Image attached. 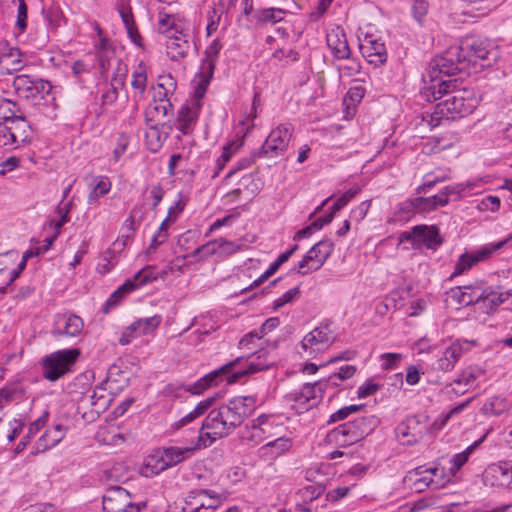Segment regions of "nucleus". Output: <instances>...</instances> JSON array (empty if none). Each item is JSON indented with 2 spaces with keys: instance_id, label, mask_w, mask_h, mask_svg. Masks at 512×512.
<instances>
[{
  "instance_id": "1",
  "label": "nucleus",
  "mask_w": 512,
  "mask_h": 512,
  "mask_svg": "<svg viewBox=\"0 0 512 512\" xmlns=\"http://www.w3.org/2000/svg\"><path fill=\"white\" fill-rule=\"evenodd\" d=\"M456 80L441 79L427 86L421 96L428 102L440 100L431 113V124L437 126L445 120H456L471 114L480 101L474 88L456 89Z\"/></svg>"
},
{
  "instance_id": "2",
  "label": "nucleus",
  "mask_w": 512,
  "mask_h": 512,
  "mask_svg": "<svg viewBox=\"0 0 512 512\" xmlns=\"http://www.w3.org/2000/svg\"><path fill=\"white\" fill-rule=\"evenodd\" d=\"M273 364L274 359L270 358L269 351L261 349L247 358L243 356L237 357L233 361L206 374L195 382L188 391L193 394H200L208 387L217 385L219 381H222L224 378L228 384H233L244 376L267 370L272 367Z\"/></svg>"
},
{
  "instance_id": "3",
  "label": "nucleus",
  "mask_w": 512,
  "mask_h": 512,
  "mask_svg": "<svg viewBox=\"0 0 512 512\" xmlns=\"http://www.w3.org/2000/svg\"><path fill=\"white\" fill-rule=\"evenodd\" d=\"M378 423V419L373 415L356 418L331 430L326 436V441L339 447L353 445L368 436Z\"/></svg>"
},
{
  "instance_id": "4",
  "label": "nucleus",
  "mask_w": 512,
  "mask_h": 512,
  "mask_svg": "<svg viewBox=\"0 0 512 512\" xmlns=\"http://www.w3.org/2000/svg\"><path fill=\"white\" fill-rule=\"evenodd\" d=\"M458 48L467 69L474 67L478 70L490 67L497 58V52L486 39L468 37L461 41Z\"/></svg>"
},
{
  "instance_id": "5",
  "label": "nucleus",
  "mask_w": 512,
  "mask_h": 512,
  "mask_svg": "<svg viewBox=\"0 0 512 512\" xmlns=\"http://www.w3.org/2000/svg\"><path fill=\"white\" fill-rule=\"evenodd\" d=\"M79 355V349L71 348L44 356L41 360L43 377L51 382L57 381L70 371Z\"/></svg>"
},
{
  "instance_id": "6",
  "label": "nucleus",
  "mask_w": 512,
  "mask_h": 512,
  "mask_svg": "<svg viewBox=\"0 0 512 512\" xmlns=\"http://www.w3.org/2000/svg\"><path fill=\"white\" fill-rule=\"evenodd\" d=\"M461 58L458 46L450 47L442 55L434 57L428 70L431 81H440L442 79L440 78L441 75L449 77L466 71V63Z\"/></svg>"
},
{
  "instance_id": "7",
  "label": "nucleus",
  "mask_w": 512,
  "mask_h": 512,
  "mask_svg": "<svg viewBox=\"0 0 512 512\" xmlns=\"http://www.w3.org/2000/svg\"><path fill=\"white\" fill-rule=\"evenodd\" d=\"M146 508V502L132 503L130 493L120 487L111 486L102 497L103 512H140Z\"/></svg>"
},
{
  "instance_id": "8",
  "label": "nucleus",
  "mask_w": 512,
  "mask_h": 512,
  "mask_svg": "<svg viewBox=\"0 0 512 512\" xmlns=\"http://www.w3.org/2000/svg\"><path fill=\"white\" fill-rule=\"evenodd\" d=\"M193 453V449L189 447H167L162 451H158L155 455L148 457L145 461V468L150 469L151 474H159L166 469L173 467Z\"/></svg>"
},
{
  "instance_id": "9",
  "label": "nucleus",
  "mask_w": 512,
  "mask_h": 512,
  "mask_svg": "<svg viewBox=\"0 0 512 512\" xmlns=\"http://www.w3.org/2000/svg\"><path fill=\"white\" fill-rule=\"evenodd\" d=\"M334 250V243L330 239H323L310 248L295 268L300 275H307L319 270Z\"/></svg>"
},
{
  "instance_id": "10",
  "label": "nucleus",
  "mask_w": 512,
  "mask_h": 512,
  "mask_svg": "<svg viewBox=\"0 0 512 512\" xmlns=\"http://www.w3.org/2000/svg\"><path fill=\"white\" fill-rule=\"evenodd\" d=\"M429 429V417L425 414H417L402 421L396 428V434L402 443L413 445L422 440Z\"/></svg>"
},
{
  "instance_id": "11",
  "label": "nucleus",
  "mask_w": 512,
  "mask_h": 512,
  "mask_svg": "<svg viewBox=\"0 0 512 512\" xmlns=\"http://www.w3.org/2000/svg\"><path fill=\"white\" fill-rule=\"evenodd\" d=\"M13 87L18 96L27 100L35 99L38 96L44 98L52 90V85L49 81L38 77H31L27 74L17 75L13 80Z\"/></svg>"
},
{
  "instance_id": "12",
  "label": "nucleus",
  "mask_w": 512,
  "mask_h": 512,
  "mask_svg": "<svg viewBox=\"0 0 512 512\" xmlns=\"http://www.w3.org/2000/svg\"><path fill=\"white\" fill-rule=\"evenodd\" d=\"M222 44L218 39H214L206 48L202 68L199 73L200 81L195 87L194 96L197 100L202 99L206 93L208 85L213 77L214 69L218 59Z\"/></svg>"
},
{
  "instance_id": "13",
  "label": "nucleus",
  "mask_w": 512,
  "mask_h": 512,
  "mask_svg": "<svg viewBox=\"0 0 512 512\" xmlns=\"http://www.w3.org/2000/svg\"><path fill=\"white\" fill-rule=\"evenodd\" d=\"M292 137V128L290 125H279L276 129L272 130L262 146L257 150L259 157L268 156L273 153L275 156L284 152Z\"/></svg>"
},
{
  "instance_id": "14",
  "label": "nucleus",
  "mask_w": 512,
  "mask_h": 512,
  "mask_svg": "<svg viewBox=\"0 0 512 512\" xmlns=\"http://www.w3.org/2000/svg\"><path fill=\"white\" fill-rule=\"evenodd\" d=\"M335 340L336 336L330 330L329 324L326 323L307 333L301 342V346L309 354H314L326 350Z\"/></svg>"
},
{
  "instance_id": "15",
  "label": "nucleus",
  "mask_w": 512,
  "mask_h": 512,
  "mask_svg": "<svg viewBox=\"0 0 512 512\" xmlns=\"http://www.w3.org/2000/svg\"><path fill=\"white\" fill-rule=\"evenodd\" d=\"M485 486L506 488L512 483V472L508 461L492 463L484 470L482 475Z\"/></svg>"
},
{
  "instance_id": "16",
  "label": "nucleus",
  "mask_w": 512,
  "mask_h": 512,
  "mask_svg": "<svg viewBox=\"0 0 512 512\" xmlns=\"http://www.w3.org/2000/svg\"><path fill=\"white\" fill-rule=\"evenodd\" d=\"M243 400L230 399L227 404L220 406L224 416V423L231 434L243 421L249 417L250 409L242 404Z\"/></svg>"
},
{
  "instance_id": "17",
  "label": "nucleus",
  "mask_w": 512,
  "mask_h": 512,
  "mask_svg": "<svg viewBox=\"0 0 512 512\" xmlns=\"http://www.w3.org/2000/svg\"><path fill=\"white\" fill-rule=\"evenodd\" d=\"M238 250H240L239 244L228 241L224 238H219L196 248L192 252V257L202 259L217 253L230 255Z\"/></svg>"
},
{
  "instance_id": "18",
  "label": "nucleus",
  "mask_w": 512,
  "mask_h": 512,
  "mask_svg": "<svg viewBox=\"0 0 512 512\" xmlns=\"http://www.w3.org/2000/svg\"><path fill=\"white\" fill-rule=\"evenodd\" d=\"M1 74H13L19 72L25 66L23 53L17 47L9 46L5 42L4 47L0 51Z\"/></svg>"
},
{
  "instance_id": "19",
  "label": "nucleus",
  "mask_w": 512,
  "mask_h": 512,
  "mask_svg": "<svg viewBox=\"0 0 512 512\" xmlns=\"http://www.w3.org/2000/svg\"><path fill=\"white\" fill-rule=\"evenodd\" d=\"M413 233L417 237V249L424 246L427 249L436 250L444 241L440 235L439 228L435 225H416L413 227Z\"/></svg>"
},
{
  "instance_id": "20",
  "label": "nucleus",
  "mask_w": 512,
  "mask_h": 512,
  "mask_svg": "<svg viewBox=\"0 0 512 512\" xmlns=\"http://www.w3.org/2000/svg\"><path fill=\"white\" fill-rule=\"evenodd\" d=\"M467 349V341H454L436 361L434 368L443 372L451 371Z\"/></svg>"
},
{
  "instance_id": "21",
  "label": "nucleus",
  "mask_w": 512,
  "mask_h": 512,
  "mask_svg": "<svg viewBox=\"0 0 512 512\" xmlns=\"http://www.w3.org/2000/svg\"><path fill=\"white\" fill-rule=\"evenodd\" d=\"M83 326V320L75 314L58 316L55 321L53 334L56 336L76 337L82 332Z\"/></svg>"
},
{
  "instance_id": "22",
  "label": "nucleus",
  "mask_w": 512,
  "mask_h": 512,
  "mask_svg": "<svg viewBox=\"0 0 512 512\" xmlns=\"http://www.w3.org/2000/svg\"><path fill=\"white\" fill-rule=\"evenodd\" d=\"M167 55L172 61H179L187 56L190 50L188 36L181 31L167 36Z\"/></svg>"
},
{
  "instance_id": "23",
  "label": "nucleus",
  "mask_w": 512,
  "mask_h": 512,
  "mask_svg": "<svg viewBox=\"0 0 512 512\" xmlns=\"http://www.w3.org/2000/svg\"><path fill=\"white\" fill-rule=\"evenodd\" d=\"M327 45L331 49L333 56L338 59H348L350 57V48L343 30H332L327 34Z\"/></svg>"
},
{
  "instance_id": "24",
  "label": "nucleus",
  "mask_w": 512,
  "mask_h": 512,
  "mask_svg": "<svg viewBox=\"0 0 512 512\" xmlns=\"http://www.w3.org/2000/svg\"><path fill=\"white\" fill-rule=\"evenodd\" d=\"M360 50L369 63L374 65L384 64L387 60V52L384 43L379 40L366 39L360 45Z\"/></svg>"
},
{
  "instance_id": "25",
  "label": "nucleus",
  "mask_w": 512,
  "mask_h": 512,
  "mask_svg": "<svg viewBox=\"0 0 512 512\" xmlns=\"http://www.w3.org/2000/svg\"><path fill=\"white\" fill-rule=\"evenodd\" d=\"M63 437L64 429L61 424H57L53 428L46 430L37 440L33 454H38L54 447Z\"/></svg>"
},
{
  "instance_id": "26",
  "label": "nucleus",
  "mask_w": 512,
  "mask_h": 512,
  "mask_svg": "<svg viewBox=\"0 0 512 512\" xmlns=\"http://www.w3.org/2000/svg\"><path fill=\"white\" fill-rule=\"evenodd\" d=\"M202 430L214 431V435L227 437L229 435L227 426L224 423V416L221 408L213 409L202 422Z\"/></svg>"
},
{
  "instance_id": "27",
  "label": "nucleus",
  "mask_w": 512,
  "mask_h": 512,
  "mask_svg": "<svg viewBox=\"0 0 512 512\" xmlns=\"http://www.w3.org/2000/svg\"><path fill=\"white\" fill-rule=\"evenodd\" d=\"M170 112H172V104L167 98L164 100L162 97H160L159 101H156L155 105L150 107L147 111L146 119L147 121L157 120V123H159L163 128L167 127L169 130H171L172 125L170 120L160 122L161 119L167 118Z\"/></svg>"
},
{
  "instance_id": "28",
  "label": "nucleus",
  "mask_w": 512,
  "mask_h": 512,
  "mask_svg": "<svg viewBox=\"0 0 512 512\" xmlns=\"http://www.w3.org/2000/svg\"><path fill=\"white\" fill-rule=\"evenodd\" d=\"M198 105L196 109H192L189 105H183L177 115L178 129L183 135H188L192 130L193 126L198 117Z\"/></svg>"
},
{
  "instance_id": "29",
  "label": "nucleus",
  "mask_w": 512,
  "mask_h": 512,
  "mask_svg": "<svg viewBox=\"0 0 512 512\" xmlns=\"http://www.w3.org/2000/svg\"><path fill=\"white\" fill-rule=\"evenodd\" d=\"M0 120L12 123L24 121V114L19 104L0 96Z\"/></svg>"
},
{
  "instance_id": "30",
  "label": "nucleus",
  "mask_w": 512,
  "mask_h": 512,
  "mask_svg": "<svg viewBox=\"0 0 512 512\" xmlns=\"http://www.w3.org/2000/svg\"><path fill=\"white\" fill-rule=\"evenodd\" d=\"M162 322L160 315H154L152 317L140 318L134 321L129 329L136 333V336L147 335L156 330Z\"/></svg>"
},
{
  "instance_id": "31",
  "label": "nucleus",
  "mask_w": 512,
  "mask_h": 512,
  "mask_svg": "<svg viewBox=\"0 0 512 512\" xmlns=\"http://www.w3.org/2000/svg\"><path fill=\"white\" fill-rule=\"evenodd\" d=\"M89 400L93 410L99 415L108 409L112 402V397L105 388L98 386L89 396Z\"/></svg>"
},
{
  "instance_id": "32",
  "label": "nucleus",
  "mask_w": 512,
  "mask_h": 512,
  "mask_svg": "<svg viewBox=\"0 0 512 512\" xmlns=\"http://www.w3.org/2000/svg\"><path fill=\"white\" fill-rule=\"evenodd\" d=\"M136 289V285L131 280H126L117 290H115L107 299L104 306V313H109L110 309L118 305V303L130 292Z\"/></svg>"
},
{
  "instance_id": "33",
  "label": "nucleus",
  "mask_w": 512,
  "mask_h": 512,
  "mask_svg": "<svg viewBox=\"0 0 512 512\" xmlns=\"http://www.w3.org/2000/svg\"><path fill=\"white\" fill-rule=\"evenodd\" d=\"M48 418V414L45 413L43 416L39 417L37 420L32 422L29 427L26 435L19 441L15 448V453H21L26 446L30 443L31 439L38 433V431L44 426Z\"/></svg>"
},
{
  "instance_id": "34",
  "label": "nucleus",
  "mask_w": 512,
  "mask_h": 512,
  "mask_svg": "<svg viewBox=\"0 0 512 512\" xmlns=\"http://www.w3.org/2000/svg\"><path fill=\"white\" fill-rule=\"evenodd\" d=\"M483 295L481 298V302L484 307L490 310L495 309L500 304H502L508 297L510 296L509 292H498L492 289H485L482 291Z\"/></svg>"
},
{
  "instance_id": "35",
  "label": "nucleus",
  "mask_w": 512,
  "mask_h": 512,
  "mask_svg": "<svg viewBox=\"0 0 512 512\" xmlns=\"http://www.w3.org/2000/svg\"><path fill=\"white\" fill-rule=\"evenodd\" d=\"M508 409L504 398L494 396L488 399L482 406V413L486 416H499Z\"/></svg>"
},
{
  "instance_id": "36",
  "label": "nucleus",
  "mask_w": 512,
  "mask_h": 512,
  "mask_svg": "<svg viewBox=\"0 0 512 512\" xmlns=\"http://www.w3.org/2000/svg\"><path fill=\"white\" fill-rule=\"evenodd\" d=\"M291 440L286 437H279L274 441L268 442L261 449L272 457H277L291 448Z\"/></svg>"
},
{
  "instance_id": "37",
  "label": "nucleus",
  "mask_w": 512,
  "mask_h": 512,
  "mask_svg": "<svg viewBox=\"0 0 512 512\" xmlns=\"http://www.w3.org/2000/svg\"><path fill=\"white\" fill-rule=\"evenodd\" d=\"M286 11L281 8H265L256 12V19L262 23H278L283 20Z\"/></svg>"
},
{
  "instance_id": "38",
  "label": "nucleus",
  "mask_w": 512,
  "mask_h": 512,
  "mask_svg": "<svg viewBox=\"0 0 512 512\" xmlns=\"http://www.w3.org/2000/svg\"><path fill=\"white\" fill-rule=\"evenodd\" d=\"M510 239H512V235L496 243L485 245L471 254L476 263H479L489 258L495 251L501 249Z\"/></svg>"
},
{
  "instance_id": "39",
  "label": "nucleus",
  "mask_w": 512,
  "mask_h": 512,
  "mask_svg": "<svg viewBox=\"0 0 512 512\" xmlns=\"http://www.w3.org/2000/svg\"><path fill=\"white\" fill-rule=\"evenodd\" d=\"M483 375V371L477 366H469L462 371L457 379L454 380V383L457 385H462L467 387H471L475 381Z\"/></svg>"
},
{
  "instance_id": "40",
  "label": "nucleus",
  "mask_w": 512,
  "mask_h": 512,
  "mask_svg": "<svg viewBox=\"0 0 512 512\" xmlns=\"http://www.w3.org/2000/svg\"><path fill=\"white\" fill-rule=\"evenodd\" d=\"M42 14L44 15L49 26L52 28L59 27L62 19L64 18L63 12H62L60 6L55 3H53L49 6L43 7Z\"/></svg>"
},
{
  "instance_id": "41",
  "label": "nucleus",
  "mask_w": 512,
  "mask_h": 512,
  "mask_svg": "<svg viewBox=\"0 0 512 512\" xmlns=\"http://www.w3.org/2000/svg\"><path fill=\"white\" fill-rule=\"evenodd\" d=\"M159 123L150 125L149 130L146 132V141L149 149L153 152H156L159 150L162 145L163 141L168 137V132L165 133L164 138L162 139L161 134L158 129Z\"/></svg>"
},
{
  "instance_id": "42",
  "label": "nucleus",
  "mask_w": 512,
  "mask_h": 512,
  "mask_svg": "<svg viewBox=\"0 0 512 512\" xmlns=\"http://www.w3.org/2000/svg\"><path fill=\"white\" fill-rule=\"evenodd\" d=\"M97 34L99 36V42L95 44L96 49L98 50V61L101 70L104 72L106 67V60L102 55L103 52H107L112 49L111 41L103 35V30L97 25L96 26Z\"/></svg>"
},
{
  "instance_id": "43",
  "label": "nucleus",
  "mask_w": 512,
  "mask_h": 512,
  "mask_svg": "<svg viewBox=\"0 0 512 512\" xmlns=\"http://www.w3.org/2000/svg\"><path fill=\"white\" fill-rule=\"evenodd\" d=\"M147 75L143 71V64L141 63L136 71L132 74L131 86L132 89L143 97L146 91Z\"/></svg>"
},
{
  "instance_id": "44",
  "label": "nucleus",
  "mask_w": 512,
  "mask_h": 512,
  "mask_svg": "<svg viewBox=\"0 0 512 512\" xmlns=\"http://www.w3.org/2000/svg\"><path fill=\"white\" fill-rule=\"evenodd\" d=\"M124 86V78L114 77L110 87L102 94V104L103 105H111L118 98V87Z\"/></svg>"
},
{
  "instance_id": "45",
  "label": "nucleus",
  "mask_w": 512,
  "mask_h": 512,
  "mask_svg": "<svg viewBox=\"0 0 512 512\" xmlns=\"http://www.w3.org/2000/svg\"><path fill=\"white\" fill-rule=\"evenodd\" d=\"M158 31L161 34L166 35V37L168 35L180 32V30L175 25L172 16L166 13H159Z\"/></svg>"
},
{
  "instance_id": "46",
  "label": "nucleus",
  "mask_w": 512,
  "mask_h": 512,
  "mask_svg": "<svg viewBox=\"0 0 512 512\" xmlns=\"http://www.w3.org/2000/svg\"><path fill=\"white\" fill-rule=\"evenodd\" d=\"M316 390H318L317 382L311 384L306 383L303 385L300 392L294 394V401L304 404L312 399L316 398Z\"/></svg>"
},
{
  "instance_id": "47",
  "label": "nucleus",
  "mask_w": 512,
  "mask_h": 512,
  "mask_svg": "<svg viewBox=\"0 0 512 512\" xmlns=\"http://www.w3.org/2000/svg\"><path fill=\"white\" fill-rule=\"evenodd\" d=\"M475 264L477 263L471 253L462 254L455 264L451 278L463 274L465 271L471 269Z\"/></svg>"
},
{
  "instance_id": "48",
  "label": "nucleus",
  "mask_w": 512,
  "mask_h": 512,
  "mask_svg": "<svg viewBox=\"0 0 512 512\" xmlns=\"http://www.w3.org/2000/svg\"><path fill=\"white\" fill-rule=\"evenodd\" d=\"M415 212H417V204L415 198H412L400 204L395 217L398 220H408Z\"/></svg>"
},
{
  "instance_id": "49",
  "label": "nucleus",
  "mask_w": 512,
  "mask_h": 512,
  "mask_svg": "<svg viewBox=\"0 0 512 512\" xmlns=\"http://www.w3.org/2000/svg\"><path fill=\"white\" fill-rule=\"evenodd\" d=\"M221 437L214 435V431L207 430L204 432L202 428L199 431V436L197 438V442L193 447H189L193 449V452L202 448H206L210 446L216 439H220Z\"/></svg>"
},
{
  "instance_id": "50",
  "label": "nucleus",
  "mask_w": 512,
  "mask_h": 512,
  "mask_svg": "<svg viewBox=\"0 0 512 512\" xmlns=\"http://www.w3.org/2000/svg\"><path fill=\"white\" fill-rule=\"evenodd\" d=\"M280 266H281V264H279L277 262V260H275L261 276H259L256 280H254L250 286L244 288L241 293H245V292L250 291L256 287H259L266 280H268L272 275H274L277 272V270L280 268Z\"/></svg>"
},
{
  "instance_id": "51",
  "label": "nucleus",
  "mask_w": 512,
  "mask_h": 512,
  "mask_svg": "<svg viewBox=\"0 0 512 512\" xmlns=\"http://www.w3.org/2000/svg\"><path fill=\"white\" fill-rule=\"evenodd\" d=\"M300 288L298 286L289 289L281 297L276 299L273 303V310H278L285 304L291 303L300 296Z\"/></svg>"
},
{
  "instance_id": "52",
  "label": "nucleus",
  "mask_w": 512,
  "mask_h": 512,
  "mask_svg": "<svg viewBox=\"0 0 512 512\" xmlns=\"http://www.w3.org/2000/svg\"><path fill=\"white\" fill-rule=\"evenodd\" d=\"M256 157H259L257 155V151L248 157L240 159L234 165V167L229 171V173L226 175V179L232 178L235 174H237L238 172H240L242 170L249 169L252 166V164L254 163Z\"/></svg>"
},
{
  "instance_id": "53",
  "label": "nucleus",
  "mask_w": 512,
  "mask_h": 512,
  "mask_svg": "<svg viewBox=\"0 0 512 512\" xmlns=\"http://www.w3.org/2000/svg\"><path fill=\"white\" fill-rule=\"evenodd\" d=\"M160 80L158 87L163 90V93L159 92V96L167 98L168 95L174 93L177 85L176 80L171 75L161 76Z\"/></svg>"
},
{
  "instance_id": "54",
  "label": "nucleus",
  "mask_w": 512,
  "mask_h": 512,
  "mask_svg": "<svg viewBox=\"0 0 512 512\" xmlns=\"http://www.w3.org/2000/svg\"><path fill=\"white\" fill-rule=\"evenodd\" d=\"M231 156H232L231 145H227L223 148L222 154L216 160L215 169H214L213 173L211 174V177L213 179L219 176L220 172L223 170L226 163L230 160Z\"/></svg>"
},
{
  "instance_id": "55",
  "label": "nucleus",
  "mask_w": 512,
  "mask_h": 512,
  "mask_svg": "<svg viewBox=\"0 0 512 512\" xmlns=\"http://www.w3.org/2000/svg\"><path fill=\"white\" fill-rule=\"evenodd\" d=\"M18 1V9H17V20L16 26L20 30V32H24L27 27V14L28 8L24 0Z\"/></svg>"
},
{
  "instance_id": "56",
  "label": "nucleus",
  "mask_w": 512,
  "mask_h": 512,
  "mask_svg": "<svg viewBox=\"0 0 512 512\" xmlns=\"http://www.w3.org/2000/svg\"><path fill=\"white\" fill-rule=\"evenodd\" d=\"M429 4L425 0H415L412 5V15L414 19L421 23L422 19L427 15Z\"/></svg>"
},
{
  "instance_id": "57",
  "label": "nucleus",
  "mask_w": 512,
  "mask_h": 512,
  "mask_svg": "<svg viewBox=\"0 0 512 512\" xmlns=\"http://www.w3.org/2000/svg\"><path fill=\"white\" fill-rule=\"evenodd\" d=\"M451 299L456 302V304L460 306H469L472 305V300H468L466 297L465 290L462 287H455L450 289L448 292Z\"/></svg>"
},
{
  "instance_id": "58",
  "label": "nucleus",
  "mask_w": 512,
  "mask_h": 512,
  "mask_svg": "<svg viewBox=\"0 0 512 512\" xmlns=\"http://www.w3.org/2000/svg\"><path fill=\"white\" fill-rule=\"evenodd\" d=\"M21 124L16 127V133L18 135V141L23 144H28L31 142V136L29 131L31 130V125L26 120V116L24 115V121H20Z\"/></svg>"
},
{
  "instance_id": "59",
  "label": "nucleus",
  "mask_w": 512,
  "mask_h": 512,
  "mask_svg": "<svg viewBox=\"0 0 512 512\" xmlns=\"http://www.w3.org/2000/svg\"><path fill=\"white\" fill-rule=\"evenodd\" d=\"M0 139L4 146L13 145L18 142V135L11 127L0 126Z\"/></svg>"
},
{
  "instance_id": "60",
  "label": "nucleus",
  "mask_w": 512,
  "mask_h": 512,
  "mask_svg": "<svg viewBox=\"0 0 512 512\" xmlns=\"http://www.w3.org/2000/svg\"><path fill=\"white\" fill-rule=\"evenodd\" d=\"M339 382H340V380L334 374H331L329 377H327L325 379H321V380L317 381L318 391L320 393V396L322 397V394L325 393L329 388L338 387Z\"/></svg>"
},
{
  "instance_id": "61",
  "label": "nucleus",
  "mask_w": 512,
  "mask_h": 512,
  "mask_svg": "<svg viewBox=\"0 0 512 512\" xmlns=\"http://www.w3.org/2000/svg\"><path fill=\"white\" fill-rule=\"evenodd\" d=\"M204 414L203 410L197 405L191 412L183 416L179 421L175 422L174 427L179 429L186 424L192 422L196 418L202 416Z\"/></svg>"
},
{
  "instance_id": "62",
  "label": "nucleus",
  "mask_w": 512,
  "mask_h": 512,
  "mask_svg": "<svg viewBox=\"0 0 512 512\" xmlns=\"http://www.w3.org/2000/svg\"><path fill=\"white\" fill-rule=\"evenodd\" d=\"M382 359V368L392 369L396 367V365L401 361L402 355L399 353H385L381 355Z\"/></svg>"
},
{
  "instance_id": "63",
  "label": "nucleus",
  "mask_w": 512,
  "mask_h": 512,
  "mask_svg": "<svg viewBox=\"0 0 512 512\" xmlns=\"http://www.w3.org/2000/svg\"><path fill=\"white\" fill-rule=\"evenodd\" d=\"M415 201L417 204V212L427 213L432 210H435V204L430 197H415Z\"/></svg>"
},
{
  "instance_id": "64",
  "label": "nucleus",
  "mask_w": 512,
  "mask_h": 512,
  "mask_svg": "<svg viewBox=\"0 0 512 512\" xmlns=\"http://www.w3.org/2000/svg\"><path fill=\"white\" fill-rule=\"evenodd\" d=\"M118 12L125 27L135 24L133 13L130 6L122 3L118 6Z\"/></svg>"
}]
</instances>
